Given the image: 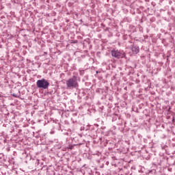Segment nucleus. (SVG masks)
<instances>
[{
    "mask_svg": "<svg viewBox=\"0 0 175 175\" xmlns=\"http://www.w3.org/2000/svg\"><path fill=\"white\" fill-rule=\"evenodd\" d=\"M67 87L68 88H77L79 83H77V77H73L66 81Z\"/></svg>",
    "mask_w": 175,
    "mask_h": 175,
    "instance_id": "f257e3e1",
    "label": "nucleus"
},
{
    "mask_svg": "<svg viewBox=\"0 0 175 175\" xmlns=\"http://www.w3.org/2000/svg\"><path fill=\"white\" fill-rule=\"evenodd\" d=\"M36 85L38 88H43L44 90H46L49 88V85H50V83L47 80L42 79L40 80L37 81Z\"/></svg>",
    "mask_w": 175,
    "mask_h": 175,
    "instance_id": "f03ea898",
    "label": "nucleus"
},
{
    "mask_svg": "<svg viewBox=\"0 0 175 175\" xmlns=\"http://www.w3.org/2000/svg\"><path fill=\"white\" fill-rule=\"evenodd\" d=\"M111 55L115 58H122L124 56V53H121L120 51L116 50L111 51Z\"/></svg>",
    "mask_w": 175,
    "mask_h": 175,
    "instance_id": "7ed1b4c3",
    "label": "nucleus"
},
{
    "mask_svg": "<svg viewBox=\"0 0 175 175\" xmlns=\"http://www.w3.org/2000/svg\"><path fill=\"white\" fill-rule=\"evenodd\" d=\"M139 46H133L132 47V51L134 54H137V53H139Z\"/></svg>",
    "mask_w": 175,
    "mask_h": 175,
    "instance_id": "20e7f679",
    "label": "nucleus"
}]
</instances>
